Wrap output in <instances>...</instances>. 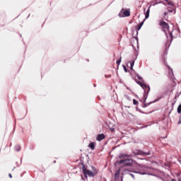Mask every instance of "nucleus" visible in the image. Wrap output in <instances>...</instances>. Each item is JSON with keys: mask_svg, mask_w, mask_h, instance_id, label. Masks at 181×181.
Listing matches in <instances>:
<instances>
[{"mask_svg": "<svg viewBox=\"0 0 181 181\" xmlns=\"http://www.w3.org/2000/svg\"><path fill=\"white\" fill-rule=\"evenodd\" d=\"M159 25L163 28V31L165 33L168 40H170V41H172L173 40V33L171 32H169L170 27H169L168 23H167L163 20H160L159 21ZM167 32H168V34Z\"/></svg>", "mask_w": 181, "mask_h": 181, "instance_id": "nucleus-1", "label": "nucleus"}, {"mask_svg": "<svg viewBox=\"0 0 181 181\" xmlns=\"http://www.w3.org/2000/svg\"><path fill=\"white\" fill-rule=\"evenodd\" d=\"M82 172L85 176V178H88V175L90 177H94L95 175H96L98 173V170L95 167H93V172L90 170H87L86 167L83 165H82Z\"/></svg>", "mask_w": 181, "mask_h": 181, "instance_id": "nucleus-2", "label": "nucleus"}, {"mask_svg": "<svg viewBox=\"0 0 181 181\" xmlns=\"http://www.w3.org/2000/svg\"><path fill=\"white\" fill-rule=\"evenodd\" d=\"M119 165H122L124 163L126 166H132L133 165V160L132 159H124L118 161Z\"/></svg>", "mask_w": 181, "mask_h": 181, "instance_id": "nucleus-3", "label": "nucleus"}, {"mask_svg": "<svg viewBox=\"0 0 181 181\" xmlns=\"http://www.w3.org/2000/svg\"><path fill=\"white\" fill-rule=\"evenodd\" d=\"M136 83L144 89L145 93H149V91H150L149 86H146L145 83H143L140 81H138Z\"/></svg>", "mask_w": 181, "mask_h": 181, "instance_id": "nucleus-4", "label": "nucleus"}, {"mask_svg": "<svg viewBox=\"0 0 181 181\" xmlns=\"http://www.w3.org/2000/svg\"><path fill=\"white\" fill-rule=\"evenodd\" d=\"M168 12L173 13V11L175 9L174 4L172 1H169V0L166 1Z\"/></svg>", "mask_w": 181, "mask_h": 181, "instance_id": "nucleus-5", "label": "nucleus"}, {"mask_svg": "<svg viewBox=\"0 0 181 181\" xmlns=\"http://www.w3.org/2000/svg\"><path fill=\"white\" fill-rule=\"evenodd\" d=\"M133 154L136 155V156H149V153H146L140 150H135L133 151Z\"/></svg>", "mask_w": 181, "mask_h": 181, "instance_id": "nucleus-6", "label": "nucleus"}, {"mask_svg": "<svg viewBox=\"0 0 181 181\" xmlns=\"http://www.w3.org/2000/svg\"><path fill=\"white\" fill-rule=\"evenodd\" d=\"M133 156L132 154H127V153H120L119 155V158L120 159L126 158H132Z\"/></svg>", "mask_w": 181, "mask_h": 181, "instance_id": "nucleus-7", "label": "nucleus"}, {"mask_svg": "<svg viewBox=\"0 0 181 181\" xmlns=\"http://www.w3.org/2000/svg\"><path fill=\"white\" fill-rule=\"evenodd\" d=\"M121 173V168H118L117 173L115 175V180H118L119 179V175Z\"/></svg>", "mask_w": 181, "mask_h": 181, "instance_id": "nucleus-8", "label": "nucleus"}, {"mask_svg": "<svg viewBox=\"0 0 181 181\" xmlns=\"http://www.w3.org/2000/svg\"><path fill=\"white\" fill-rule=\"evenodd\" d=\"M105 138V136L103 134H98L96 137V139L98 141H101Z\"/></svg>", "mask_w": 181, "mask_h": 181, "instance_id": "nucleus-9", "label": "nucleus"}, {"mask_svg": "<svg viewBox=\"0 0 181 181\" xmlns=\"http://www.w3.org/2000/svg\"><path fill=\"white\" fill-rule=\"evenodd\" d=\"M151 7V6H150L148 7V8L147 9V11H146V14H145V18H146V19H148V18H149V13H150Z\"/></svg>", "mask_w": 181, "mask_h": 181, "instance_id": "nucleus-10", "label": "nucleus"}, {"mask_svg": "<svg viewBox=\"0 0 181 181\" xmlns=\"http://www.w3.org/2000/svg\"><path fill=\"white\" fill-rule=\"evenodd\" d=\"M143 25H144V21L141 22V23H139V25H138L136 26V30H138V31H139L140 29L141 28V27L143 26Z\"/></svg>", "mask_w": 181, "mask_h": 181, "instance_id": "nucleus-11", "label": "nucleus"}, {"mask_svg": "<svg viewBox=\"0 0 181 181\" xmlns=\"http://www.w3.org/2000/svg\"><path fill=\"white\" fill-rule=\"evenodd\" d=\"M88 147L94 150L95 148V145L94 142H90V144L88 145Z\"/></svg>", "mask_w": 181, "mask_h": 181, "instance_id": "nucleus-12", "label": "nucleus"}, {"mask_svg": "<svg viewBox=\"0 0 181 181\" xmlns=\"http://www.w3.org/2000/svg\"><path fill=\"white\" fill-rule=\"evenodd\" d=\"M159 3H161L160 1H151V6H155V5L159 4Z\"/></svg>", "mask_w": 181, "mask_h": 181, "instance_id": "nucleus-13", "label": "nucleus"}, {"mask_svg": "<svg viewBox=\"0 0 181 181\" xmlns=\"http://www.w3.org/2000/svg\"><path fill=\"white\" fill-rule=\"evenodd\" d=\"M148 93L144 91V96H143V100L144 101L146 100V98L148 97Z\"/></svg>", "mask_w": 181, "mask_h": 181, "instance_id": "nucleus-14", "label": "nucleus"}, {"mask_svg": "<svg viewBox=\"0 0 181 181\" xmlns=\"http://www.w3.org/2000/svg\"><path fill=\"white\" fill-rule=\"evenodd\" d=\"M124 15L125 16H130V12L129 11V10H125V11L124 12Z\"/></svg>", "mask_w": 181, "mask_h": 181, "instance_id": "nucleus-15", "label": "nucleus"}, {"mask_svg": "<svg viewBox=\"0 0 181 181\" xmlns=\"http://www.w3.org/2000/svg\"><path fill=\"white\" fill-rule=\"evenodd\" d=\"M135 62H132L130 63V69L134 70V66Z\"/></svg>", "mask_w": 181, "mask_h": 181, "instance_id": "nucleus-16", "label": "nucleus"}, {"mask_svg": "<svg viewBox=\"0 0 181 181\" xmlns=\"http://www.w3.org/2000/svg\"><path fill=\"white\" fill-rule=\"evenodd\" d=\"M177 113H181V105H179L177 110Z\"/></svg>", "mask_w": 181, "mask_h": 181, "instance_id": "nucleus-17", "label": "nucleus"}, {"mask_svg": "<svg viewBox=\"0 0 181 181\" xmlns=\"http://www.w3.org/2000/svg\"><path fill=\"white\" fill-rule=\"evenodd\" d=\"M121 62H122V57H120L119 59L117 60V65H119Z\"/></svg>", "mask_w": 181, "mask_h": 181, "instance_id": "nucleus-18", "label": "nucleus"}, {"mask_svg": "<svg viewBox=\"0 0 181 181\" xmlns=\"http://www.w3.org/2000/svg\"><path fill=\"white\" fill-rule=\"evenodd\" d=\"M138 101L136 100H135V99H134L133 100V104L134 105H138Z\"/></svg>", "mask_w": 181, "mask_h": 181, "instance_id": "nucleus-19", "label": "nucleus"}, {"mask_svg": "<svg viewBox=\"0 0 181 181\" xmlns=\"http://www.w3.org/2000/svg\"><path fill=\"white\" fill-rule=\"evenodd\" d=\"M15 148L18 151H21V146H16Z\"/></svg>", "mask_w": 181, "mask_h": 181, "instance_id": "nucleus-20", "label": "nucleus"}, {"mask_svg": "<svg viewBox=\"0 0 181 181\" xmlns=\"http://www.w3.org/2000/svg\"><path fill=\"white\" fill-rule=\"evenodd\" d=\"M169 13H170V12H169V10L168 8V11L164 13V16H166L167 15H168Z\"/></svg>", "mask_w": 181, "mask_h": 181, "instance_id": "nucleus-21", "label": "nucleus"}, {"mask_svg": "<svg viewBox=\"0 0 181 181\" xmlns=\"http://www.w3.org/2000/svg\"><path fill=\"white\" fill-rule=\"evenodd\" d=\"M137 78H139V81H142L143 78L140 76H137Z\"/></svg>", "mask_w": 181, "mask_h": 181, "instance_id": "nucleus-22", "label": "nucleus"}, {"mask_svg": "<svg viewBox=\"0 0 181 181\" xmlns=\"http://www.w3.org/2000/svg\"><path fill=\"white\" fill-rule=\"evenodd\" d=\"M123 68H124L125 72H127V67H126L125 66H124Z\"/></svg>", "mask_w": 181, "mask_h": 181, "instance_id": "nucleus-23", "label": "nucleus"}, {"mask_svg": "<svg viewBox=\"0 0 181 181\" xmlns=\"http://www.w3.org/2000/svg\"><path fill=\"white\" fill-rule=\"evenodd\" d=\"M8 176L11 179L13 177L11 174H9Z\"/></svg>", "mask_w": 181, "mask_h": 181, "instance_id": "nucleus-24", "label": "nucleus"}, {"mask_svg": "<svg viewBox=\"0 0 181 181\" xmlns=\"http://www.w3.org/2000/svg\"><path fill=\"white\" fill-rule=\"evenodd\" d=\"M132 178H134V175L133 174H130Z\"/></svg>", "mask_w": 181, "mask_h": 181, "instance_id": "nucleus-25", "label": "nucleus"}, {"mask_svg": "<svg viewBox=\"0 0 181 181\" xmlns=\"http://www.w3.org/2000/svg\"><path fill=\"white\" fill-rule=\"evenodd\" d=\"M175 105V103H172V106L173 107Z\"/></svg>", "mask_w": 181, "mask_h": 181, "instance_id": "nucleus-26", "label": "nucleus"}, {"mask_svg": "<svg viewBox=\"0 0 181 181\" xmlns=\"http://www.w3.org/2000/svg\"><path fill=\"white\" fill-rule=\"evenodd\" d=\"M163 1H168V0H163Z\"/></svg>", "mask_w": 181, "mask_h": 181, "instance_id": "nucleus-27", "label": "nucleus"}, {"mask_svg": "<svg viewBox=\"0 0 181 181\" xmlns=\"http://www.w3.org/2000/svg\"><path fill=\"white\" fill-rule=\"evenodd\" d=\"M173 181H175L174 180H173Z\"/></svg>", "mask_w": 181, "mask_h": 181, "instance_id": "nucleus-28", "label": "nucleus"}]
</instances>
